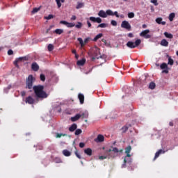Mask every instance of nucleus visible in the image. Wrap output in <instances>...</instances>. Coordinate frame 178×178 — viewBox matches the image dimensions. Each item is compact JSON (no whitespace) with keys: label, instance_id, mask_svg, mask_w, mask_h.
Returning <instances> with one entry per match:
<instances>
[{"label":"nucleus","instance_id":"obj_1","mask_svg":"<svg viewBox=\"0 0 178 178\" xmlns=\"http://www.w3.org/2000/svg\"><path fill=\"white\" fill-rule=\"evenodd\" d=\"M113 152L114 154H116V155H120L123 152V149H118L117 147H112V149H109L105 151V155L106 156H99V159L100 161H104V159H111V158H113V156L111 155V152Z\"/></svg>","mask_w":178,"mask_h":178},{"label":"nucleus","instance_id":"obj_2","mask_svg":"<svg viewBox=\"0 0 178 178\" xmlns=\"http://www.w3.org/2000/svg\"><path fill=\"white\" fill-rule=\"evenodd\" d=\"M33 91L38 98H47L48 95L44 91V86H33Z\"/></svg>","mask_w":178,"mask_h":178},{"label":"nucleus","instance_id":"obj_3","mask_svg":"<svg viewBox=\"0 0 178 178\" xmlns=\"http://www.w3.org/2000/svg\"><path fill=\"white\" fill-rule=\"evenodd\" d=\"M98 16L105 19L108 17V16H116V17H119V14L118 13V11L113 13L112 10H107L106 12L104 10H101L98 13Z\"/></svg>","mask_w":178,"mask_h":178},{"label":"nucleus","instance_id":"obj_4","mask_svg":"<svg viewBox=\"0 0 178 178\" xmlns=\"http://www.w3.org/2000/svg\"><path fill=\"white\" fill-rule=\"evenodd\" d=\"M88 55L92 58V60H95V59H99V58H101L99 48L95 47L88 53Z\"/></svg>","mask_w":178,"mask_h":178},{"label":"nucleus","instance_id":"obj_5","mask_svg":"<svg viewBox=\"0 0 178 178\" xmlns=\"http://www.w3.org/2000/svg\"><path fill=\"white\" fill-rule=\"evenodd\" d=\"M130 152H131V146H128L125 148V154L127 155L124 159V163L122 164V168H126V163H127V162H131V154H130Z\"/></svg>","mask_w":178,"mask_h":178},{"label":"nucleus","instance_id":"obj_6","mask_svg":"<svg viewBox=\"0 0 178 178\" xmlns=\"http://www.w3.org/2000/svg\"><path fill=\"white\" fill-rule=\"evenodd\" d=\"M140 44H141V40L138 39L134 42H131V41H129L127 43V47H128V48H131V49L136 48V47H138V45H140Z\"/></svg>","mask_w":178,"mask_h":178},{"label":"nucleus","instance_id":"obj_7","mask_svg":"<svg viewBox=\"0 0 178 178\" xmlns=\"http://www.w3.org/2000/svg\"><path fill=\"white\" fill-rule=\"evenodd\" d=\"M34 81V78L33 75H29L26 79V88L31 90L33 88V82Z\"/></svg>","mask_w":178,"mask_h":178},{"label":"nucleus","instance_id":"obj_8","mask_svg":"<svg viewBox=\"0 0 178 178\" xmlns=\"http://www.w3.org/2000/svg\"><path fill=\"white\" fill-rule=\"evenodd\" d=\"M140 37H143L144 38L148 39V38H151V35H149V29H146L140 33Z\"/></svg>","mask_w":178,"mask_h":178},{"label":"nucleus","instance_id":"obj_9","mask_svg":"<svg viewBox=\"0 0 178 178\" xmlns=\"http://www.w3.org/2000/svg\"><path fill=\"white\" fill-rule=\"evenodd\" d=\"M121 27L122 29H126V30H129V31L131 29V25H130L127 21H123L121 24Z\"/></svg>","mask_w":178,"mask_h":178},{"label":"nucleus","instance_id":"obj_10","mask_svg":"<svg viewBox=\"0 0 178 178\" xmlns=\"http://www.w3.org/2000/svg\"><path fill=\"white\" fill-rule=\"evenodd\" d=\"M160 67L163 70L162 73H165V74H168V73H169V67H168V64L163 63L160 65Z\"/></svg>","mask_w":178,"mask_h":178},{"label":"nucleus","instance_id":"obj_11","mask_svg":"<svg viewBox=\"0 0 178 178\" xmlns=\"http://www.w3.org/2000/svg\"><path fill=\"white\" fill-rule=\"evenodd\" d=\"M24 60H27V57H19L18 58H16V60L14 61V65H15V66H17V63H19V62H24Z\"/></svg>","mask_w":178,"mask_h":178},{"label":"nucleus","instance_id":"obj_12","mask_svg":"<svg viewBox=\"0 0 178 178\" xmlns=\"http://www.w3.org/2000/svg\"><path fill=\"white\" fill-rule=\"evenodd\" d=\"M89 19L94 23H102V19L101 17H90Z\"/></svg>","mask_w":178,"mask_h":178},{"label":"nucleus","instance_id":"obj_13","mask_svg":"<svg viewBox=\"0 0 178 178\" xmlns=\"http://www.w3.org/2000/svg\"><path fill=\"white\" fill-rule=\"evenodd\" d=\"M35 102V100H34V99H33L31 96H29L26 99V103L29 104L30 105L34 104Z\"/></svg>","mask_w":178,"mask_h":178},{"label":"nucleus","instance_id":"obj_14","mask_svg":"<svg viewBox=\"0 0 178 178\" xmlns=\"http://www.w3.org/2000/svg\"><path fill=\"white\" fill-rule=\"evenodd\" d=\"M31 69L33 70L34 72H38V69H40V66L37 63H33L31 65Z\"/></svg>","mask_w":178,"mask_h":178},{"label":"nucleus","instance_id":"obj_15","mask_svg":"<svg viewBox=\"0 0 178 178\" xmlns=\"http://www.w3.org/2000/svg\"><path fill=\"white\" fill-rule=\"evenodd\" d=\"M156 22L158 24H162V26H165V24H166V22H165V21L162 22V17H159V18L156 19Z\"/></svg>","mask_w":178,"mask_h":178},{"label":"nucleus","instance_id":"obj_16","mask_svg":"<svg viewBox=\"0 0 178 178\" xmlns=\"http://www.w3.org/2000/svg\"><path fill=\"white\" fill-rule=\"evenodd\" d=\"M80 118H81V115L76 114L75 116L71 118V120H72V122H77V120H79V119H80Z\"/></svg>","mask_w":178,"mask_h":178},{"label":"nucleus","instance_id":"obj_17","mask_svg":"<svg viewBox=\"0 0 178 178\" xmlns=\"http://www.w3.org/2000/svg\"><path fill=\"white\" fill-rule=\"evenodd\" d=\"M104 137L102 135H98L97 139H95L96 143H102L104 140Z\"/></svg>","mask_w":178,"mask_h":178},{"label":"nucleus","instance_id":"obj_18","mask_svg":"<svg viewBox=\"0 0 178 178\" xmlns=\"http://www.w3.org/2000/svg\"><path fill=\"white\" fill-rule=\"evenodd\" d=\"M161 45L162 47H168L169 45V42L166 39H163L161 42Z\"/></svg>","mask_w":178,"mask_h":178},{"label":"nucleus","instance_id":"obj_19","mask_svg":"<svg viewBox=\"0 0 178 178\" xmlns=\"http://www.w3.org/2000/svg\"><path fill=\"white\" fill-rule=\"evenodd\" d=\"M165 154V151L162 150V149H159L156 154H155V156L154 159V161H155V159H156V158L159 157V154Z\"/></svg>","mask_w":178,"mask_h":178},{"label":"nucleus","instance_id":"obj_20","mask_svg":"<svg viewBox=\"0 0 178 178\" xmlns=\"http://www.w3.org/2000/svg\"><path fill=\"white\" fill-rule=\"evenodd\" d=\"M78 98L80 101V104H84V95L80 93L79 95H78Z\"/></svg>","mask_w":178,"mask_h":178},{"label":"nucleus","instance_id":"obj_21","mask_svg":"<svg viewBox=\"0 0 178 178\" xmlns=\"http://www.w3.org/2000/svg\"><path fill=\"white\" fill-rule=\"evenodd\" d=\"M85 154H86V155H88L89 156H91V155L92 154V150L90 148H88L84 150Z\"/></svg>","mask_w":178,"mask_h":178},{"label":"nucleus","instance_id":"obj_22","mask_svg":"<svg viewBox=\"0 0 178 178\" xmlns=\"http://www.w3.org/2000/svg\"><path fill=\"white\" fill-rule=\"evenodd\" d=\"M63 154L64 155V156H70V155H72V152H70L67 149H64L63 151Z\"/></svg>","mask_w":178,"mask_h":178},{"label":"nucleus","instance_id":"obj_23","mask_svg":"<svg viewBox=\"0 0 178 178\" xmlns=\"http://www.w3.org/2000/svg\"><path fill=\"white\" fill-rule=\"evenodd\" d=\"M84 7V3L77 2L76 9H81Z\"/></svg>","mask_w":178,"mask_h":178},{"label":"nucleus","instance_id":"obj_24","mask_svg":"<svg viewBox=\"0 0 178 178\" xmlns=\"http://www.w3.org/2000/svg\"><path fill=\"white\" fill-rule=\"evenodd\" d=\"M84 63H86V58H83L81 60H78L76 63L78 66H83L84 65Z\"/></svg>","mask_w":178,"mask_h":178},{"label":"nucleus","instance_id":"obj_25","mask_svg":"<svg viewBox=\"0 0 178 178\" xmlns=\"http://www.w3.org/2000/svg\"><path fill=\"white\" fill-rule=\"evenodd\" d=\"M56 2V4L58 6V8H60L62 6V3H65V0H55Z\"/></svg>","mask_w":178,"mask_h":178},{"label":"nucleus","instance_id":"obj_26","mask_svg":"<svg viewBox=\"0 0 178 178\" xmlns=\"http://www.w3.org/2000/svg\"><path fill=\"white\" fill-rule=\"evenodd\" d=\"M164 35L166 38L172 39L173 38V34L169 33L168 32H164Z\"/></svg>","mask_w":178,"mask_h":178},{"label":"nucleus","instance_id":"obj_27","mask_svg":"<svg viewBox=\"0 0 178 178\" xmlns=\"http://www.w3.org/2000/svg\"><path fill=\"white\" fill-rule=\"evenodd\" d=\"M54 33H56V34H58V35H60V34H63V29H57L54 31Z\"/></svg>","mask_w":178,"mask_h":178},{"label":"nucleus","instance_id":"obj_28","mask_svg":"<svg viewBox=\"0 0 178 178\" xmlns=\"http://www.w3.org/2000/svg\"><path fill=\"white\" fill-rule=\"evenodd\" d=\"M76 129H77V124H73L69 128V130H70V131H74V130H76Z\"/></svg>","mask_w":178,"mask_h":178},{"label":"nucleus","instance_id":"obj_29","mask_svg":"<svg viewBox=\"0 0 178 178\" xmlns=\"http://www.w3.org/2000/svg\"><path fill=\"white\" fill-rule=\"evenodd\" d=\"M175 13H172L169 15L168 19L170 20V22H173V19H175Z\"/></svg>","mask_w":178,"mask_h":178},{"label":"nucleus","instance_id":"obj_30","mask_svg":"<svg viewBox=\"0 0 178 178\" xmlns=\"http://www.w3.org/2000/svg\"><path fill=\"white\" fill-rule=\"evenodd\" d=\"M40 10H41V7L35 8L33 9L32 13L33 15H35V13H37L38 12H40Z\"/></svg>","mask_w":178,"mask_h":178},{"label":"nucleus","instance_id":"obj_31","mask_svg":"<svg viewBox=\"0 0 178 178\" xmlns=\"http://www.w3.org/2000/svg\"><path fill=\"white\" fill-rule=\"evenodd\" d=\"M78 41L81 45V47H84V45H86V43L84 42V41H83V39L81 38H79Z\"/></svg>","mask_w":178,"mask_h":178},{"label":"nucleus","instance_id":"obj_32","mask_svg":"<svg viewBox=\"0 0 178 178\" xmlns=\"http://www.w3.org/2000/svg\"><path fill=\"white\" fill-rule=\"evenodd\" d=\"M78 41L81 45V47H84V45H86V43L84 42V41H83V39L81 38H79Z\"/></svg>","mask_w":178,"mask_h":178},{"label":"nucleus","instance_id":"obj_33","mask_svg":"<svg viewBox=\"0 0 178 178\" xmlns=\"http://www.w3.org/2000/svg\"><path fill=\"white\" fill-rule=\"evenodd\" d=\"M108 26V24L102 23L97 26V28L105 29Z\"/></svg>","mask_w":178,"mask_h":178},{"label":"nucleus","instance_id":"obj_34","mask_svg":"<svg viewBox=\"0 0 178 178\" xmlns=\"http://www.w3.org/2000/svg\"><path fill=\"white\" fill-rule=\"evenodd\" d=\"M102 37V33H99L97 35L95 38L93 39V41H97V40H99Z\"/></svg>","mask_w":178,"mask_h":178},{"label":"nucleus","instance_id":"obj_35","mask_svg":"<svg viewBox=\"0 0 178 178\" xmlns=\"http://www.w3.org/2000/svg\"><path fill=\"white\" fill-rule=\"evenodd\" d=\"M149 88H150V90H154V88H155V83L151 82L149 83Z\"/></svg>","mask_w":178,"mask_h":178},{"label":"nucleus","instance_id":"obj_36","mask_svg":"<svg viewBox=\"0 0 178 178\" xmlns=\"http://www.w3.org/2000/svg\"><path fill=\"white\" fill-rule=\"evenodd\" d=\"M82 118H88V112L85 111L82 114H80Z\"/></svg>","mask_w":178,"mask_h":178},{"label":"nucleus","instance_id":"obj_37","mask_svg":"<svg viewBox=\"0 0 178 178\" xmlns=\"http://www.w3.org/2000/svg\"><path fill=\"white\" fill-rule=\"evenodd\" d=\"M75 27L76 29H81V27H83V23L81 22H77V24L75 25Z\"/></svg>","mask_w":178,"mask_h":178},{"label":"nucleus","instance_id":"obj_38","mask_svg":"<svg viewBox=\"0 0 178 178\" xmlns=\"http://www.w3.org/2000/svg\"><path fill=\"white\" fill-rule=\"evenodd\" d=\"M48 51H54V45L52 44H49L47 47Z\"/></svg>","mask_w":178,"mask_h":178},{"label":"nucleus","instance_id":"obj_39","mask_svg":"<svg viewBox=\"0 0 178 178\" xmlns=\"http://www.w3.org/2000/svg\"><path fill=\"white\" fill-rule=\"evenodd\" d=\"M75 26L76 24H74V23L67 22V27L69 28L74 27Z\"/></svg>","mask_w":178,"mask_h":178},{"label":"nucleus","instance_id":"obj_40","mask_svg":"<svg viewBox=\"0 0 178 178\" xmlns=\"http://www.w3.org/2000/svg\"><path fill=\"white\" fill-rule=\"evenodd\" d=\"M81 133H82L81 129H76V131H75V136H79V134H81Z\"/></svg>","mask_w":178,"mask_h":178},{"label":"nucleus","instance_id":"obj_41","mask_svg":"<svg viewBox=\"0 0 178 178\" xmlns=\"http://www.w3.org/2000/svg\"><path fill=\"white\" fill-rule=\"evenodd\" d=\"M128 17L129 19H133V17H134V13H129Z\"/></svg>","mask_w":178,"mask_h":178},{"label":"nucleus","instance_id":"obj_42","mask_svg":"<svg viewBox=\"0 0 178 178\" xmlns=\"http://www.w3.org/2000/svg\"><path fill=\"white\" fill-rule=\"evenodd\" d=\"M74 154L76 156L78 157L79 159H81V156L80 155V154H79V151L76 150Z\"/></svg>","mask_w":178,"mask_h":178},{"label":"nucleus","instance_id":"obj_43","mask_svg":"<svg viewBox=\"0 0 178 178\" xmlns=\"http://www.w3.org/2000/svg\"><path fill=\"white\" fill-rule=\"evenodd\" d=\"M151 3H154L155 6H158V0H151Z\"/></svg>","mask_w":178,"mask_h":178},{"label":"nucleus","instance_id":"obj_44","mask_svg":"<svg viewBox=\"0 0 178 178\" xmlns=\"http://www.w3.org/2000/svg\"><path fill=\"white\" fill-rule=\"evenodd\" d=\"M10 88H12V86L9 85L7 88H4V92H8Z\"/></svg>","mask_w":178,"mask_h":178},{"label":"nucleus","instance_id":"obj_45","mask_svg":"<svg viewBox=\"0 0 178 178\" xmlns=\"http://www.w3.org/2000/svg\"><path fill=\"white\" fill-rule=\"evenodd\" d=\"M45 19L47 20H51V19H54V15H49L47 17H45Z\"/></svg>","mask_w":178,"mask_h":178},{"label":"nucleus","instance_id":"obj_46","mask_svg":"<svg viewBox=\"0 0 178 178\" xmlns=\"http://www.w3.org/2000/svg\"><path fill=\"white\" fill-rule=\"evenodd\" d=\"M40 80L41 81H45V75L44 74H40Z\"/></svg>","mask_w":178,"mask_h":178},{"label":"nucleus","instance_id":"obj_47","mask_svg":"<svg viewBox=\"0 0 178 178\" xmlns=\"http://www.w3.org/2000/svg\"><path fill=\"white\" fill-rule=\"evenodd\" d=\"M168 65H170L171 66L173 65V59L172 58H168Z\"/></svg>","mask_w":178,"mask_h":178},{"label":"nucleus","instance_id":"obj_48","mask_svg":"<svg viewBox=\"0 0 178 178\" xmlns=\"http://www.w3.org/2000/svg\"><path fill=\"white\" fill-rule=\"evenodd\" d=\"M62 136H66V134H56V138H60V137H62Z\"/></svg>","mask_w":178,"mask_h":178},{"label":"nucleus","instance_id":"obj_49","mask_svg":"<svg viewBox=\"0 0 178 178\" xmlns=\"http://www.w3.org/2000/svg\"><path fill=\"white\" fill-rule=\"evenodd\" d=\"M111 23L112 26H118V22L115 20H111Z\"/></svg>","mask_w":178,"mask_h":178},{"label":"nucleus","instance_id":"obj_50","mask_svg":"<svg viewBox=\"0 0 178 178\" xmlns=\"http://www.w3.org/2000/svg\"><path fill=\"white\" fill-rule=\"evenodd\" d=\"M79 147L80 148H84V147H86V144L84 143H80Z\"/></svg>","mask_w":178,"mask_h":178},{"label":"nucleus","instance_id":"obj_51","mask_svg":"<svg viewBox=\"0 0 178 178\" xmlns=\"http://www.w3.org/2000/svg\"><path fill=\"white\" fill-rule=\"evenodd\" d=\"M55 162L56 163H60V162H62V160H60V159L57 158L55 159Z\"/></svg>","mask_w":178,"mask_h":178},{"label":"nucleus","instance_id":"obj_52","mask_svg":"<svg viewBox=\"0 0 178 178\" xmlns=\"http://www.w3.org/2000/svg\"><path fill=\"white\" fill-rule=\"evenodd\" d=\"M60 24H64L65 26H67V22L66 21H60Z\"/></svg>","mask_w":178,"mask_h":178},{"label":"nucleus","instance_id":"obj_53","mask_svg":"<svg viewBox=\"0 0 178 178\" xmlns=\"http://www.w3.org/2000/svg\"><path fill=\"white\" fill-rule=\"evenodd\" d=\"M129 129V128L127 127H122V131L124 133L125 131H127V130Z\"/></svg>","mask_w":178,"mask_h":178},{"label":"nucleus","instance_id":"obj_54","mask_svg":"<svg viewBox=\"0 0 178 178\" xmlns=\"http://www.w3.org/2000/svg\"><path fill=\"white\" fill-rule=\"evenodd\" d=\"M8 55H13V51L12 49L8 50Z\"/></svg>","mask_w":178,"mask_h":178},{"label":"nucleus","instance_id":"obj_55","mask_svg":"<svg viewBox=\"0 0 178 178\" xmlns=\"http://www.w3.org/2000/svg\"><path fill=\"white\" fill-rule=\"evenodd\" d=\"M88 41H90V38H87L84 40L83 42L85 43V44H87V42H88Z\"/></svg>","mask_w":178,"mask_h":178},{"label":"nucleus","instance_id":"obj_56","mask_svg":"<svg viewBox=\"0 0 178 178\" xmlns=\"http://www.w3.org/2000/svg\"><path fill=\"white\" fill-rule=\"evenodd\" d=\"M128 37H129L130 38H133V37H134V35H133V33H129L128 34Z\"/></svg>","mask_w":178,"mask_h":178},{"label":"nucleus","instance_id":"obj_57","mask_svg":"<svg viewBox=\"0 0 178 178\" xmlns=\"http://www.w3.org/2000/svg\"><path fill=\"white\" fill-rule=\"evenodd\" d=\"M76 15H72L71 17V20H76Z\"/></svg>","mask_w":178,"mask_h":178},{"label":"nucleus","instance_id":"obj_58","mask_svg":"<svg viewBox=\"0 0 178 178\" xmlns=\"http://www.w3.org/2000/svg\"><path fill=\"white\" fill-rule=\"evenodd\" d=\"M51 29H52V26H50L49 29H47L46 34H48V33H49V31L51 30Z\"/></svg>","mask_w":178,"mask_h":178},{"label":"nucleus","instance_id":"obj_59","mask_svg":"<svg viewBox=\"0 0 178 178\" xmlns=\"http://www.w3.org/2000/svg\"><path fill=\"white\" fill-rule=\"evenodd\" d=\"M87 24L89 28L91 27V22L90 21H87Z\"/></svg>","mask_w":178,"mask_h":178},{"label":"nucleus","instance_id":"obj_60","mask_svg":"<svg viewBox=\"0 0 178 178\" xmlns=\"http://www.w3.org/2000/svg\"><path fill=\"white\" fill-rule=\"evenodd\" d=\"M21 94H22V97H24V95H26V92L22 91V92H21Z\"/></svg>","mask_w":178,"mask_h":178},{"label":"nucleus","instance_id":"obj_61","mask_svg":"<svg viewBox=\"0 0 178 178\" xmlns=\"http://www.w3.org/2000/svg\"><path fill=\"white\" fill-rule=\"evenodd\" d=\"M142 27H143V29H147V25H146V24H143V25L142 26Z\"/></svg>","mask_w":178,"mask_h":178},{"label":"nucleus","instance_id":"obj_62","mask_svg":"<svg viewBox=\"0 0 178 178\" xmlns=\"http://www.w3.org/2000/svg\"><path fill=\"white\" fill-rule=\"evenodd\" d=\"M72 54H75V55H76V50H72Z\"/></svg>","mask_w":178,"mask_h":178},{"label":"nucleus","instance_id":"obj_63","mask_svg":"<svg viewBox=\"0 0 178 178\" xmlns=\"http://www.w3.org/2000/svg\"><path fill=\"white\" fill-rule=\"evenodd\" d=\"M120 17H121L122 19H123V17H124V15H121L120 16Z\"/></svg>","mask_w":178,"mask_h":178},{"label":"nucleus","instance_id":"obj_64","mask_svg":"<svg viewBox=\"0 0 178 178\" xmlns=\"http://www.w3.org/2000/svg\"><path fill=\"white\" fill-rule=\"evenodd\" d=\"M170 126H173V122H170Z\"/></svg>","mask_w":178,"mask_h":178}]
</instances>
